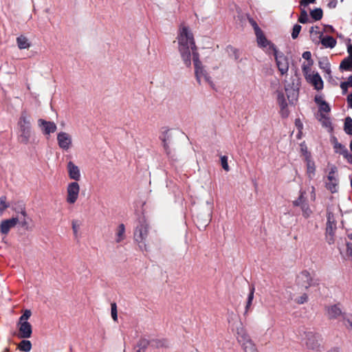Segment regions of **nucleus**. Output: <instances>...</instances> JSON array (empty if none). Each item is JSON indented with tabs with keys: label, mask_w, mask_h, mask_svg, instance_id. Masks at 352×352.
I'll use <instances>...</instances> for the list:
<instances>
[{
	"label": "nucleus",
	"mask_w": 352,
	"mask_h": 352,
	"mask_svg": "<svg viewBox=\"0 0 352 352\" xmlns=\"http://www.w3.org/2000/svg\"><path fill=\"white\" fill-rule=\"evenodd\" d=\"M178 51L186 66L191 65L192 59L199 56L193 35L189 28L181 25L177 37Z\"/></svg>",
	"instance_id": "nucleus-1"
},
{
	"label": "nucleus",
	"mask_w": 352,
	"mask_h": 352,
	"mask_svg": "<svg viewBox=\"0 0 352 352\" xmlns=\"http://www.w3.org/2000/svg\"><path fill=\"white\" fill-rule=\"evenodd\" d=\"M15 132L19 142L24 144L30 142L32 135V118L30 115L25 112H23L20 115L17 120Z\"/></svg>",
	"instance_id": "nucleus-2"
},
{
	"label": "nucleus",
	"mask_w": 352,
	"mask_h": 352,
	"mask_svg": "<svg viewBox=\"0 0 352 352\" xmlns=\"http://www.w3.org/2000/svg\"><path fill=\"white\" fill-rule=\"evenodd\" d=\"M235 333L236 340L244 352H258L256 344L241 323L236 327Z\"/></svg>",
	"instance_id": "nucleus-3"
},
{
	"label": "nucleus",
	"mask_w": 352,
	"mask_h": 352,
	"mask_svg": "<svg viewBox=\"0 0 352 352\" xmlns=\"http://www.w3.org/2000/svg\"><path fill=\"white\" fill-rule=\"evenodd\" d=\"M192 61L194 64L195 67V75L197 79V81L199 84H208L210 87L214 86L213 81L212 78L206 70L205 67L202 65L201 62L199 60V56H195L192 59Z\"/></svg>",
	"instance_id": "nucleus-4"
},
{
	"label": "nucleus",
	"mask_w": 352,
	"mask_h": 352,
	"mask_svg": "<svg viewBox=\"0 0 352 352\" xmlns=\"http://www.w3.org/2000/svg\"><path fill=\"white\" fill-rule=\"evenodd\" d=\"M80 186L77 182H69L65 187V202L69 205H74L80 197Z\"/></svg>",
	"instance_id": "nucleus-5"
},
{
	"label": "nucleus",
	"mask_w": 352,
	"mask_h": 352,
	"mask_svg": "<svg viewBox=\"0 0 352 352\" xmlns=\"http://www.w3.org/2000/svg\"><path fill=\"white\" fill-rule=\"evenodd\" d=\"M336 230V221L333 214L329 211L327 214V223L326 228V241L331 245L335 241V232Z\"/></svg>",
	"instance_id": "nucleus-6"
},
{
	"label": "nucleus",
	"mask_w": 352,
	"mask_h": 352,
	"mask_svg": "<svg viewBox=\"0 0 352 352\" xmlns=\"http://www.w3.org/2000/svg\"><path fill=\"white\" fill-rule=\"evenodd\" d=\"M56 140L58 147L63 151H67L73 146L72 136L67 132H58L57 133Z\"/></svg>",
	"instance_id": "nucleus-7"
},
{
	"label": "nucleus",
	"mask_w": 352,
	"mask_h": 352,
	"mask_svg": "<svg viewBox=\"0 0 352 352\" xmlns=\"http://www.w3.org/2000/svg\"><path fill=\"white\" fill-rule=\"evenodd\" d=\"M256 38L257 45L263 49L267 53L276 52L277 50L276 46L269 41L263 31L255 34Z\"/></svg>",
	"instance_id": "nucleus-8"
},
{
	"label": "nucleus",
	"mask_w": 352,
	"mask_h": 352,
	"mask_svg": "<svg viewBox=\"0 0 352 352\" xmlns=\"http://www.w3.org/2000/svg\"><path fill=\"white\" fill-rule=\"evenodd\" d=\"M276 63L277 67L282 75L287 73L289 69V62L287 58L283 54L279 53L278 50L272 53Z\"/></svg>",
	"instance_id": "nucleus-9"
},
{
	"label": "nucleus",
	"mask_w": 352,
	"mask_h": 352,
	"mask_svg": "<svg viewBox=\"0 0 352 352\" xmlns=\"http://www.w3.org/2000/svg\"><path fill=\"white\" fill-rule=\"evenodd\" d=\"M66 169L68 177L72 180V182H78L81 179L80 169L73 161L67 162Z\"/></svg>",
	"instance_id": "nucleus-10"
},
{
	"label": "nucleus",
	"mask_w": 352,
	"mask_h": 352,
	"mask_svg": "<svg viewBox=\"0 0 352 352\" xmlns=\"http://www.w3.org/2000/svg\"><path fill=\"white\" fill-rule=\"evenodd\" d=\"M305 162L306 164V175L309 180H312L316 175V167L310 153L307 151L305 153Z\"/></svg>",
	"instance_id": "nucleus-11"
},
{
	"label": "nucleus",
	"mask_w": 352,
	"mask_h": 352,
	"mask_svg": "<svg viewBox=\"0 0 352 352\" xmlns=\"http://www.w3.org/2000/svg\"><path fill=\"white\" fill-rule=\"evenodd\" d=\"M305 80L311 84L315 89L319 91L323 89L324 84L322 78L318 72H312L305 76Z\"/></svg>",
	"instance_id": "nucleus-12"
},
{
	"label": "nucleus",
	"mask_w": 352,
	"mask_h": 352,
	"mask_svg": "<svg viewBox=\"0 0 352 352\" xmlns=\"http://www.w3.org/2000/svg\"><path fill=\"white\" fill-rule=\"evenodd\" d=\"M38 126L45 135H49L56 131V124L53 122L46 121L43 119L38 120Z\"/></svg>",
	"instance_id": "nucleus-13"
},
{
	"label": "nucleus",
	"mask_w": 352,
	"mask_h": 352,
	"mask_svg": "<svg viewBox=\"0 0 352 352\" xmlns=\"http://www.w3.org/2000/svg\"><path fill=\"white\" fill-rule=\"evenodd\" d=\"M18 217H12L11 219H5L0 223V232L2 234L6 235L10 230L14 228L19 223Z\"/></svg>",
	"instance_id": "nucleus-14"
},
{
	"label": "nucleus",
	"mask_w": 352,
	"mask_h": 352,
	"mask_svg": "<svg viewBox=\"0 0 352 352\" xmlns=\"http://www.w3.org/2000/svg\"><path fill=\"white\" fill-rule=\"evenodd\" d=\"M325 314L329 320H335L342 317L344 313L338 305H332L326 307Z\"/></svg>",
	"instance_id": "nucleus-15"
},
{
	"label": "nucleus",
	"mask_w": 352,
	"mask_h": 352,
	"mask_svg": "<svg viewBox=\"0 0 352 352\" xmlns=\"http://www.w3.org/2000/svg\"><path fill=\"white\" fill-rule=\"evenodd\" d=\"M338 181L337 178L336 171L332 169L328 174L327 182L326 183L327 188L331 192H336L338 190Z\"/></svg>",
	"instance_id": "nucleus-16"
},
{
	"label": "nucleus",
	"mask_w": 352,
	"mask_h": 352,
	"mask_svg": "<svg viewBox=\"0 0 352 352\" xmlns=\"http://www.w3.org/2000/svg\"><path fill=\"white\" fill-rule=\"evenodd\" d=\"M297 290V288L294 287L287 291V292L289 293L291 300L298 304H303L306 302L308 299L307 295L304 292L298 293Z\"/></svg>",
	"instance_id": "nucleus-17"
},
{
	"label": "nucleus",
	"mask_w": 352,
	"mask_h": 352,
	"mask_svg": "<svg viewBox=\"0 0 352 352\" xmlns=\"http://www.w3.org/2000/svg\"><path fill=\"white\" fill-rule=\"evenodd\" d=\"M19 337L21 338H29L32 336V329L30 322H18Z\"/></svg>",
	"instance_id": "nucleus-18"
},
{
	"label": "nucleus",
	"mask_w": 352,
	"mask_h": 352,
	"mask_svg": "<svg viewBox=\"0 0 352 352\" xmlns=\"http://www.w3.org/2000/svg\"><path fill=\"white\" fill-rule=\"evenodd\" d=\"M148 234V228L146 226H140L137 228L135 232V241L140 244V246L142 247L143 245H144V241Z\"/></svg>",
	"instance_id": "nucleus-19"
},
{
	"label": "nucleus",
	"mask_w": 352,
	"mask_h": 352,
	"mask_svg": "<svg viewBox=\"0 0 352 352\" xmlns=\"http://www.w3.org/2000/svg\"><path fill=\"white\" fill-rule=\"evenodd\" d=\"M277 101L280 107V113L283 118H287L289 116V110L285 98L284 94L281 92L278 93Z\"/></svg>",
	"instance_id": "nucleus-20"
},
{
	"label": "nucleus",
	"mask_w": 352,
	"mask_h": 352,
	"mask_svg": "<svg viewBox=\"0 0 352 352\" xmlns=\"http://www.w3.org/2000/svg\"><path fill=\"white\" fill-rule=\"evenodd\" d=\"M315 101L319 108L318 116H321L322 114L328 115L329 112L330 111V107L329 104L323 100L322 97L321 96H316L315 97Z\"/></svg>",
	"instance_id": "nucleus-21"
},
{
	"label": "nucleus",
	"mask_w": 352,
	"mask_h": 352,
	"mask_svg": "<svg viewBox=\"0 0 352 352\" xmlns=\"http://www.w3.org/2000/svg\"><path fill=\"white\" fill-rule=\"evenodd\" d=\"M310 36L311 40L316 44L320 43V41L322 38L323 33L321 32L318 26H314L309 30Z\"/></svg>",
	"instance_id": "nucleus-22"
},
{
	"label": "nucleus",
	"mask_w": 352,
	"mask_h": 352,
	"mask_svg": "<svg viewBox=\"0 0 352 352\" xmlns=\"http://www.w3.org/2000/svg\"><path fill=\"white\" fill-rule=\"evenodd\" d=\"M125 239V227L124 225L120 224L116 230L115 241L116 243H120Z\"/></svg>",
	"instance_id": "nucleus-23"
},
{
	"label": "nucleus",
	"mask_w": 352,
	"mask_h": 352,
	"mask_svg": "<svg viewBox=\"0 0 352 352\" xmlns=\"http://www.w3.org/2000/svg\"><path fill=\"white\" fill-rule=\"evenodd\" d=\"M318 119L328 131H332L333 127L329 115L322 114L321 116H318Z\"/></svg>",
	"instance_id": "nucleus-24"
},
{
	"label": "nucleus",
	"mask_w": 352,
	"mask_h": 352,
	"mask_svg": "<svg viewBox=\"0 0 352 352\" xmlns=\"http://www.w3.org/2000/svg\"><path fill=\"white\" fill-rule=\"evenodd\" d=\"M320 43L327 48H333L336 45V41L332 36L322 37Z\"/></svg>",
	"instance_id": "nucleus-25"
},
{
	"label": "nucleus",
	"mask_w": 352,
	"mask_h": 352,
	"mask_svg": "<svg viewBox=\"0 0 352 352\" xmlns=\"http://www.w3.org/2000/svg\"><path fill=\"white\" fill-rule=\"evenodd\" d=\"M16 43L20 50L28 49L30 47V43L27 37L20 36L16 38Z\"/></svg>",
	"instance_id": "nucleus-26"
},
{
	"label": "nucleus",
	"mask_w": 352,
	"mask_h": 352,
	"mask_svg": "<svg viewBox=\"0 0 352 352\" xmlns=\"http://www.w3.org/2000/svg\"><path fill=\"white\" fill-rule=\"evenodd\" d=\"M314 65V60L304 61L302 63L301 68L304 74V76L311 74L314 71L311 70V68Z\"/></svg>",
	"instance_id": "nucleus-27"
},
{
	"label": "nucleus",
	"mask_w": 352,
	"mask_h": 352,
	"mask_svg": "<svg viewBox=\"0 0 352 352\" xmlns=\"http://www.w3.org/2000/svg\"><path fill=\"white\" fill-rule=\"evenodd\" d=\"M285 91L287 94V98L291 102H294L297 100L298 95L297 89L285 88Z\"/></svg>",
	"instance_id": "nucleus-28"
},
{
	"label": "nucleus",
	"mask_w": 352,
	"mask_h": 352,
	"mask_svg": "<svg viewBox=\"0 0 352 352\" xmlns=\"http://www.w3.org/2000/svg\"><path fill=\"white\" fill-rule=\"evenodd\" d=\"M18 349L24 352H29L32 349L31 342L27 340H22L18 345Z\"/></svg>",
	"instance_id": "nucleus-29"
},
{
	"label": "nucleus",
	"mask_w": 352,
	"mask_h": 352,
	"mask_svg": "<svg viewBox=\"0 0 352 352\" xmlns=\"http://www.w3.org/2000/svg\"><path fill=\"white\" fill-rule=\"evenodd\" d=\"M340 67L344 70L351 71L352 70V58H346L344 59L340 63Z\"/></svg>",
	"instance_id": "nucleus-30"
},
{
	"label": "nucleus",
	"mask_w": 352,
	"mask_h": 352,
	"mask_svg": "<svg viewBox=\"0 0 352 352\" xmlns=\"http://www.w3.org/2000/svg\"><path fill=\"white\" fill-rule=\"evenodd\" d=\"M320 67L327 74H331V65L327 58H323L319 62Z\"/></svg>",
	"instance_id": "nucleus-31"
},
{
	"label": "nucleus",
	"mask_w": 352,
	"mask_h": 352,
	"mask_svg": "<svg viewBox=\"0 0 352 352\" xmlns=\"http://www.w3.org/2000/svg\"><path fill=\"white\" fill-rule=\"evenodd\" d=\"M310 14L314 20L318 21L322 19L323 12L322 9L316 8L311 11Z\"/></svg>",
	"instance_id": "nucleus-32"
},
{
	"label": "nucleus",
	"mask_w": 352,
	"mask_h": 352,
	"mask_svg": "<svg viewBox=\"0 0 352 352\" xmlns=\"http://www.w3.org/2000/svg\"><path fill=\"white\" fill-rule=\"evenodd\" d=\"M344 131L347 134L352 135V119L350 117L345 119Z\"/></svg>",
	"instance_id": "nucleus-33"
},
{
	"label": "nucleus",
	"mask_w": 352,
	"mask_h": 352,
	"mask_svg": "<svg viewBox=\"0 0 352 352\" xmlns=\"http://www.w3.org/2000/svg\"><path fill=\"white\" fill-rule=\"evenodd\" d=\"M343 324L349 329L352 330V316L344 314L342 316Z\"/></svg>",
	"instance_id": "nucleus-34"
},
{
	"label": "nucleus",
	"mask_w": 352,
	"mask_h": 352,
	"mask_svg": "<svg viewBox=\"0 0 352 352\" xmlns=\"http://www.w3.org/2000/svg\"><path fill=\"white\" fill-rule=\"evenodd\" d=\"M334 148L336 153H338L342 155H346V152L348 150L343 146L341 144L338 143V142H336L334 144Z\"/></svg>",
	"instance_id": "nucleus-35"
},
{
	"label": "nucleus",
	"mask_w": 352,
	"mask_h": 352,
	"mask_svg": "<svg viewBox=\"0 0 352 352\" xmlns=\"http://www.w3.org/2000/svg\"><path fill=\"white\" fill-rule=\"evenodd\" d=\"M9 207V204L6 201V197H0V216H1L3 212Z\"/></svg>",
	"instance_id": "nucleus-36"
},
{
	"label": "nucleus",
	"mask_w": 352,
	"mask_h": 352,
	"mask_svg": "<svg viewBox=\"0 0 352 352\" xmlns=\"http://www.w3.org/2000/svg\"><path fill=\"white\" fill-rule=\"evenodd\" d=\"M148 344V342L146 340H140L137 346L136 352H144Z\"/></svg>",
	"instance_id": "nucleus-37"
},
{
	"label": "nucleus",
	"mask_w": 352,
	"mask_h": 352,
	"mask_svg": "<svg viewBox=\"0 0 352 352\" xmlns=\"http://www.w3.org/2000/svg\"><path fill=\"white\" fill-rule=\"evenodd\" d=\"M254 289L252 288L250 290V292L248 295V300H247V303H246V306H245L246 311H248L250 309V308L252 305V301L254 299Z\"/></svg>",
	"instance_id": "nucleus-38"
},
{
	"label": "nucleus",
	"mask_w": 352,
	"mask_h": 352,
	"mask_svg": "<svg viewBox=\"0 0 352 352\" xmlns=\"http://www.w3.org/2000/svg\"><path fill=\"white\" fill-rule=\"evenodd\" d=\"M32 315V312L29 309H26L24 311L23 314L19 318V322H28V320L30 318Z\"/></svg>",
	"instance_id": "nucleus-39"
},
{
	"label": "nucleus",
	"mask_w": 352,
	"mask_h": 352,
	"mask_svg": "<svg viewBox=\"0 0 352 352\" xmlns=\"http://www.w3.org/2000/svg\"><path fill=\"white\" fill-rule=\"evenodd\" d=\"M298 21L302 23H306L309 21L307 12L304 9L301 10L300 16L298 19Z\"/></svg>",
	"instance_id": "nucleus-40"
},
{
	"label": "nucleus",
	"mask_w": 352,
	"mask_h": 352,
	"mask_svg": "<svg viewBox=\"0 0 352 352\" xmlns=\"http://www.w3.org/2000/svg\"><path fill=\"white\" fill-rule=\"evenodd\" d=\"M221 166H222L223 168L226 171H229L230 167L228 166V157L226 156H221Z\"/></svg>",
	"instance_id": "nucleus-41"
},
{
	"label": "nucleus",
	"mask_w": 352,
	"mask_h": 352,
	"mask_svg": "<svg viewBox=\"0 0 352 352\" xmlns=\"http://www.w3.org/2000/svg\"><path fill=\"white\" fill-rule=\"evenodd\" d=\"M301 26L300 25H295L293 28L292 36L293 38H296L300 32Z\"/></svg>",
	"instance_id": "nucleus-42"
},
{
	"label": "nucleus",
	"mask_w": 352,
	"mask_h": 352,
	"mask_svg": "<svg viewBox=\"0 0 352 352\" xmlns=\"http://www.w3.org/2000/svg\"><path fill=\"white\" fill-rule=\"evenodd\" d=\"M111 317L114 321L118 320L117 306L115 303L111 304Z\"/></svg>",
	"instance_id": "nucleus-43"
},
{
	"label": "nucleus",
	"mask_w": 352,
	"mask_h": 352,
	"mask_svg": "<svg viewBox=\"0 0 352 352\" xmlns=\"http://www.w3.org/2000/svg\"><path fill=\"white\" fill-rule=\"evenodd\" d=\"M250 23L252 26V28H253V29L254 30L255 34H258V33H259L260 32L262 31V30L258 27V25H257L256 21H254L253 19H250Z\"/></svg>",
	"instance_id": "nucleus-44"
},
{
	"label": "nucleus",
	"mask_w": 352,
	"mask_h": 352,
	"mask_svg": "<svg viewBox=\"0 0 352 352\" xmlns=\"http://www.w3.org/2000/svg\"><path fill=\"white\" fill-rule=\"evenodd\" d=\"M72 227L74 234H77L80 229V223L78 221H73Z\"/></svg>",
	"instance_id": "nucleus-45"
},
{
	"label": "nucleus",
	"mask_w": 352,
	"mask_h": 352,
	"mask_svg": "<svg viewBox=\"0 0 352 352\" xmlns=\"http://www.w3.org/2000/svg\"><path fill=\"white\" fill-rule=\"evenodd\" d=\"M302 58L305 59V61L313 60L311 59V54L309 51L305 52L302 54Z\"/></svg>",
	"instance_id": "nucleus-46"
},
{
	"label": "nucleus",
	"mask_w": 352,
	"mask_h": 352,
	"mask_svg": "<svg viewBox=\"0 0 352 352\" xmlns=\"http://www.w3.org/2000/svg\"><path fill=\"white\" fill-rule=\"evenodd\" d=\"M316 0H301L300 2V6L306 7L309 3H314Z\"/></svg>",
	"instance_id": "nucleus-47"
},
{
	"label": "nucleus",
	"mask_w": 352,
	"mask_h": 352,
	"mask_svg": "<svg viewBox=\"0 0 352 352\" xmlns=\"http://www.w3.org/2000/svg\"><path fill=\"white\" fill-rule=\"evenodd\" d=\"M337 3H338L337 0H329L328 2L327 6L330 9L335 8L337 6Z\"/></svg>",
	"instance_id": "nucleus-48"
},
{
	"label": "nucleus",
	"mask_w": 352,
	"mask_h": 352,
	"mask_svg": "<svg viewBox=\"0 0 352 352\" xmlns=\"http://www.w3.org/2000/svg\"><path fill=\"white\" fill-rule=\"evenodd\" d=\"M303 215L306 217H309L311 213V210L309 207H304L303 209Z\"/></svg>",
	"instance_id": "nucleus-49"
},
{
	"label": "nucleus",
	"mask_w": 352,
	"mask_h": 352,
	"mask_svg": "<svg viewBox=\"0 0 352 352\" xmlns=\"http://www.w3.org/2000/svg\"><path fill=\"white\" fill-rule=\"evenodd\" d=\"M344 158L347 160V161L352 164V154L349 153V151L346 152V155H343Z\"/></svg>",
	"instance_id": "nucleus-50"
},
{
	"label": "nucleus",
	"mask_w": 352,
	"mask_h": 352,
	"mask_svg": "<svg viewBox=\"0 0 352 352\" xmlns=\"http://www.w3.org/2000/svg\"><path fill=\"white\" fill-rule=\"evenodd\" d=\"M348 84L346 82H342L340 85L341 89L343 90L344 93L346 92L347 88H348Z\"/></svg>",
	"instance_id": "nucleus-51"
},
{
	"label": "nucleus",
	"mask_w": 352,
	"mask_h": 352,
	"mask_svg": "<svg viewBox=\"0 0 352 352\" xmlns=\"http://www.w3.org/2000/svg\"><path fill=\"white\" fill-rule=\"evenodd\" d=\"M347 101L349 103V106L352 108V94L348 96Z\"/></svg>",
	"instance_id": "nucleus-52"
},
{
	"label": "nucleus",
	"mask_w": 352,
	"mask_h": 352,
	"mask_svg": "<svg viewBox=\"0 0 352 352\" xmlns=\"http://www.w3.org/2000/svg\"><path fill=\"white\" fill-rule=\"evenodd\" d=\"M347 52L349 54V58H352V45H348Z\"/></svg>",
	"instance_id": "nucleus-53"
},
{
	"label": "nucleus",
	"mask_w": 352,
	"mask_h": 352,
	"mask_svg": "<svg viewBox=\"0 0 352 352\" xmlns=\"http://www.w3.org/2000/svg\"><path fill=\"white\" fill-rule=\"evenodd\" d=\"M238 316L236 315L235 314H234L233 312H231L230 313V318L232 320H237L238 319Z\"/></svg>",
	"instance_id": "nucleus-54"
},
{
	"label": "nucleus",
	"mask_w": 352,
	"mask_h": 352,
	"mask_svg": "<svg viewBox=\"0 0 352 352\" xmlns=\"http://www.w3.org/2000/svg\"><path fill=\"white\" fill-rule=\"evenodd\" d=\"M348 86L352 87V75L349 77L348 80L346 81Z\"/></svg>",
	"instance_id": "nucleus-55"
},
{
	"label": "nucleus",
	"mask_w": 352,
	"mask_h": 352,
	"mask_svg": "<svg viewBox=\"0 0 352 352\" xmlns=\"http://www.w3.org/2000/svg\"><path fill=\"white\" fill-rule=\"evenodd\" d=\"M311 188H312V191H311V199H312L313 200H314V199H315V197H316L315 192H314L315 188H314V186H312V187H311Z\"/></svg>",
	"instance_id": "nucleus-56"
},
{
	"label": "nucleus",
	"mask_w": 352,
	"mask_h": 352,
	"mask_svg": "<svg viewBox=\"0 0 352 352\" xmlns=\"http://www.w3.org/2000/svg\"><path fill=\"white\" fill-rule=\"evenodd\" d=\"M301 151L302 152L303 157L305 158V152L306 151L308 152L307 150V148L305 146V147L302 146V148H301Z\"/></svg>",
	"instance_id": "nucleus-57"
},
{
	"label": "nucleus",
	"mask_w": 352,
	"mask_h": 352,
	"mask_svg": "<svg viewBox=\"0 0 352 352\" xmlns=\"http://www.w3.org/2000/svg\"><path fill=\"white\" fill-rule=\"evenodd\" d=\"M206 204L210 206V207H212L213 206V201L212 199H210L208 201H206Z\"/></svg>",
	"instance_id": "nucleus-58"
},
{
	"label": "nucleus",
	"mask_w": 352,
	"mask_h": 352,
	"mask_svg": "<svg viewBox=\"0 0 352 352\" xmlns=\"http://www.w3.org/2000/svg\"><path fill=\"white\" fill-rule=\"evenodd\" d=\"M307 336L309 337L310 338H314V335L311 332L307 333Z\"/></svg>",
	"instance_id": "nucleus-59"
},
{
	"label": "nucleus",
	"mask_w": 352,
	"mask_h": 352,
	"mask_svg": "<svg viewBox=\"0 0 352 352\" xmlns=\"http://www.w3.org/2000/svg\"><path fill=\"white\" fill-rule=\"evenodd\" d=\"M306 344H307V346H311V343H309V342H308L307 341H306Z\"/></svg>",
	"instance_id": "nucleus-60"
},
{
	"label": "nucleus",
	"mask_w": 352,
	"mask_h": 352,
	"mask_svg": "<svg viewBox=\"0 0 352 352\" xmlns=\"http://www.w3.org/2000/svg\"><path fill=\"white\" fill-rule=\"evenodd\" d=\"M350 148H351V150L352 151V141H351V143H350Z\"/></svg>",
	"instance_id": "nucleus-61"
},
{
	"label": "nucleus",
	"mask_w": 352,
	"mask_h": 352,
	"mask_svg": "<svg viewBox=\"0 0 352 352\" xmlns=\"http://www.w3.org/2000/svg\"><path fill=\"white\" fill-rule=\"evenodd\" d=\"M329 352H339L338 350H331V351Z\"/></svg>",
	"instance_id": "nucleus-62"
},
{
	"label": "nucleus",
	"mask_w": 352,
	"mask_h": 352,
	"mask_svg": "<svg viewBox=\"0 0 352 352\" xmlns=\"http://www.w3.org/2000/svg\"><path fill=\"white\" fill-rule=\"evenodd\" d=\"M163 142H164V146H166L165 140H163Z\"/></svg>",
	"instance_id": "nucleus-63"
},
{
	"label": "nucleus",
	"mask_w": 352,
	"mask_h": 352,
	"mask_svg": "<svg viewBox=\"0 0 352 352\" xmlns=\"http://www.w3.org/2000/svg\"><path fill=\"white\" fill-rule=\"evenodd\" d=\"M351 239H352V234L351 235Z\"/></svg>",
	"instance_id": "nucleus-64"
}]
</instances>
